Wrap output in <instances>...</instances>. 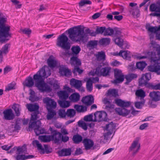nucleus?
Wrapping results in <instances>:
<instances>
[{"label": "nucleus", "mask_w": 160, "mask_h": 160, "mask_svg": "<svg viewBox=\"0 0 160 160\" xmlns=\"http://www.w3.org/2000/svg\"><path fill=\"white\" fill-rule=\"evenodd\" d=\"M68 31L69 38L72 41L76 42L81 41L84 42L87 41V39L85 38L88 36V34H90L91 30L88 28L85 30L84 32V28L79 25L70 28Z\"/></svg>", "instance_id": "1"}, {"label": "nucleus", "mask_w": 160, "mask_h": 160, "mask_svg": "<svg viewBox=\"0 0 160 160\" xmlns=\"http://www.w3.org/2000/svg\"><path fill=\"white\" fill-rule=\"evenodd\" d=\"M113 103H115L118 106L122 108H117L115 109V110L119 115L123 117L126 116L128 115L130 112L131 110H132L131 113L134 116L138 114V112L140 111L135 110L132 106L130 110H128L125 108H128L130 106L131 102L130 101H125L120 99L117 98L115 99Z\"/></svg>", "instance_id": "2"}, {"label": "nucleus", "mask_w": 160, "mask_h": 160, "mask_svg": "<svg viewBox=\"0 0 160 160\" xmlns=\"http://www.w3.org/2000/svg\"><path fill=\"white\" fill-rule=\"evenodd\" d=\"M47 67L46 65L44 66L33 77V80L35 82V86L41 92H43L46 90V83L43 80L42 78L47 77L45 70V68Z\"/></svg>", "instance_id": "3"}, {"label": "nucleus", "mask_w": 160, "mask_h": 160, "mask_svg": "<svg viewBox=\"0 0 160 160\" xmlns=\"http://www.w3.org/2000/svg\"><path fill=\"white\" fill-rule=\"evenodd\" d=\"M6 19V18L3 17L0 18V42L2 43L9 40V39L2 38V37H11V34L9 33L10 27L9 26H6L5 25Z\"/></svg>", "instance_id": "4"}, {"label": "nucleus", "mask_w": 160, "mask_h": 160, "mask_svg": "<svg viewBox=\"0 0 160 160\" xmlns=\"http://www.w3.org/2000/svg\"><path fill=\"white\" fill-rule=\"evenodd\" d=\"M150 50L151 51V59L153 62H157L160 59V45L155 41H151L148 44Z\"/></svg>", "instance_id": "5"}, {"label": "nucleus", "mask_w": 160, "mask_h": 160, "mask_svg": "<svg viewBox=\"0 0 160 160\" xmlns=\"http://www.w3.org/2000/svg\"><path fill=\"white\" fill-rule=\"evenodd\" d=\"M43 101L44 103H46L47 108L48 111L47 118L48 120H50L56 114V111L53 110L57 107L56 102L53 99L48 97L44 98Z\"/></svg>", "instance_id": "6"}, {"label": "nucleus", "mask_w": 160, "mask_h": 160, "mask_svg": "<svg viewBox=\"0 0 160 160\" xmlns=\"http://www.w3.org/2000/svg\"><path fill=\"white\" fill-rule=\"evenodd\" d=\"M68 40V37L63 33L58 38L57 45L63 49L68 50L70 49V45Z\"/></svg>", "instance_id": "7"}, {"label": "nucleus", "mask_w": 160, "mask_h": 160, "mask_svg": "<svg viewBox=\"0 0 160 160\" xmlns=\"http://www.w3.org/2000/svg\"><path fill=\"white\" fill-rule=\"evenodd\" d=\"M49 130L51 131V135L40 136L39 137V139L43 142H48L52 141H53L55 143H57L59 139L55 138V136L57 134L55 131V130H54L52 128L50 127Z\"/></svg>", "instance_id": "8"}, {"label": "nucleus", "mask_w": 160, "mask_h": 160, "mask_svg": "<svg viewBox=\"0 0 160 160\" xmlns=\"http://www.w3.org/2000/svg\"><path fill=\"white\" fill-rule=\"evenodd\" d=\"M41 123L39 120H38L37 122H33L30 124L29 123V127L30 128H34V131L36 136H38L40 134L43 133L49 134L46 131L44 128L40 127Z\"/></svg>", "instance_id": "9"}, {"label": "nucleus", "mask_w": 160, "mask_h": 160, "mask_svg": "<svg viewBox=\"0 0 160 160\" xmlns=\"http://www.w3.org/2000/svg\"><path fill=\"white\" fill-rule=\"evenodd\" d=\"M70 62L71 65L75 64L76 65V66L75 67L74 69L72 71L74 75L76 74V72H78L79 74L82 73L83 70L80 69L79 67L81 65V61L77 57L72 56L70 58Z\"/></svg>", "instance_id": "10"}, {"label": "nucleus", "mask_w": 160, "mask_h": 160, "mask_svg": "<svg viewBox=\"0 0 160 160\" xmlns=\"http://www.w3.org/2000/svg\"><path fill=\"white\" fill-rule=\"evenodd\" d=\"M151 74L150 72H148L145 74H143L141 78L139 79V85L141 86H145L147 87L148 84L150 83H148V82L151 79Z\"/></svg>", "instance_id": "11"}, {"label": "nucleus", "mask_w": 160, "mask_h": 160, "mask_svg": "<svg viewBox=\"0 0 160 160\" xmlns=\"http://www.w3.org/2000/svg\"><path fill=\"white\" fill-rule=\"evenodd\" d=\"M110 69V68L108 67L104 68L98 67L96 68L95 73L98 76L105 77L109 75Z\"/></svg>", "instance_id": "12"}, {"label": "nucleus", "mask_w": 160, "mask_h": 160, "mask_svg": "<svg viewBox=\"0 0 160 160\" xmlns=\"http://www.w3.org/2000/svg\"><path fill=\"white\" fill-rule=\"evenodd\" d=\"M95 118L98 116V122L102 121H107L108 119L107 117V114L104 111H97L94 113Z\"/></svg>", "instance_id": "13"}, {"label": "nucleus", "mask_w": 160, "mask_h": 160, "mask_svg": "<svg viewBox=\"0 0 160 160\" xmlns=\"http://www.w3.org/2000/svg\"><path fill=\"white\" fill-rule=\"evenodd\" d=\"M149 71L153 72L158 75H160V65L159 63H155L148 66Z\"/></svg>", "instance_id": "14"}, {"label": "nucleus", "mask_w": 160, "mask_h": 160, "mask_svg": "<svg viewBox=\"0 0 160 160\" xmlns=\"http://www.w3.org/2000/svg\"><path fill=\"white\" fill-rule=\"evenodd\" d=\"M81 101L86 106H89L94 102V98L92 95H90L83 97Z\"/></svg>", "instance_id": "15"}, {"label": "nucleus", "mask_w": 160, "mask_h": 160, "mask_svg": "<svg viewBox=\"0 0 160 160\" xmlns=\"http://www.w3.org/2000/svg\"><path fill=\"white\" fill-rule=\"evenodd\" d=\"M5 119L8 120H12L14 117L15 115L12 110L11 109H6L3 112Z\"/></svg>", "instance_id": "16"}, {"label": "nucleus", "mask_w": 160, "mask_h": 160, "mask_svg": "<svg viewBox=\"0 0 160 160\" xmlns=\"http://www.w3.org/2000/svg\"><path fill=\"white\" fill-rule=\"evenodd\" d=\"M82 142L86 150L90 149L94 145V142L93 140L87 138H84Z\"/></svg>", "instance_id": "17"}, {"label": "nucleus", "mask_w": 160, "mask_h": 160, "mask_svg": "<svg viewBox=\"0 0 160 160\" xmlns=\"http://www.w3.org/2000/svg\"><path fill=\"white\" fill-rule=\"evenodd\" d=\"M55 131L57 133V135L55 136V138L57 139H58V141L57 142V143H60V141L61 140V141L64 142H67L68 141L69 138L67 136H63L62 134L59 132H58L57 130H55Z\"/></svg>", "instance_id": "18"}, {"label": "nucleus", "mask_w": 160, "mask_h": 160, "mask_svg": "<svg viewBox=\"0 0 160 160\" xmlns=\"http://www.w3.org/2000/svg\"><path fill=\"white\" fill-rule=\"evenodd\" d=\"M149 96L152 100L155 102L160 100V92L153 91L150 92Z\"/></svg>", "instance_id": "19"}, {"label": "nucleus", "mask_w": 160, "mask_h": 160, "mask_svg": "<svg viewBox=\"0 0 160 160\" xmlns=\"http://www.w3.org/2000/svg\"><path fill=\"white\" fill-rule=\"evenodd\" d=\"M72 153V149L71 148H63L58 152L59 156L60 157L70 156Z\"/></svg>", "instance_id": "20"}, {"label": "nucleus", "mask_w": 160, "mask_h": 160, "mask_svg": "<svg viewBox=\"0 0 160 160\" xmlns=\"http://www.w3.org/2000/svg\"><path fill=\"white\" fill-rule=\"evenodd\" d=\"M128 11L134 18H137L140 16V10L138 6L135 7L133 8H129Z\"/></svg>", "instance_id": "21"}, {"label": "nucleus", "mask_w": 160, "mask_h": 160, "mask_svg": "<svg viewBox=\"0 0 160 160\" xmlns=\"http://www.w3.org/2000/svg\"><path fill=\"white\" fill-rule=\"evenodd\" d=\"M23 84L24 86L31 88L34 84V82L32 77L29 76L23 82Z\"/></svg>", "instance_id": "22"}, {"label": "nucleus", "mask_w": 160, "mask_h": 160, "mask_svg": "<svg viewBox=\"0 0 160 160\" xmlns=\"http://www.w3.org/2000/svg\"><path fill=\"white\" fill-rule=\"evenodd\" d=\"M26 106L28 111L31 112L39 111V106L37 103L27 104Z\"/></svg>", "instance_id": "23"}, {"label": "nucleus", "mask_w": 160, "mask_h": 160, "mask_svg": "<svg viewBox=\"0 0 160 160\" xmlns=\"http://www.w3.org/2000/svg\"><path fill=\"white\" fill-rule=\"evenodd\" d=\"M137 75L135 74L131 73L125 76V78L126 80V82L124 83L125 85H128L133 79L137 78Z\"/></svg>", "instance_id": "24"}, {"label": "nucleus", "mask_w": 160, "mask_h": 160, "mask_svg": "<svg viewBox=\"0 0 160 160\" xmlns=\"http://www.w3.org/2000/svg\"><path fill=\"white\" fill-rule=\"evenodd\" d=\"M106 94L107 96L116 98L118 96V91L115 89H110L107 92Z\"/></svg>", "instance_id": "25"}, {"label": "nucleus", "mask_w": 160, "mask_h": 160, "mask_svg": "<svg viewBox=\"0 0 160 160\" xmlns=\"http://www.w3.org/2000/svg\"><path fill=\"white\" fill-rule=\"evenodd\" d=\"M53 57L52 56H51L49 57L47 61L48 66L51 68L55 67L57 64V61L53 59Z\"/></svg>", "instance_id": "26"}, {"label": "nucleus", "mask_w": 160, "mask_h": 160, "mask_svg": "<svg viewBox=\"0 0 160 160\" xmlns=\"http://www.w3.org/2000/svg\"><path fill=\"white\" fill-rule=\"evenodd\" d=\"M59 73L62 76H68L71 75L70 71L68 68H64L59 69Z\"/></svg>", "instance_id": "27"}, {"label": "nucleus", "mask_w": 160, "mask_h": 160, "mask_svg": "<svg viewBox=\"0 0 160 160\" xmlns=\"http://www.w3.org/2000/svg\"><path fill=\"white\" fill-rule=\"evenodd\" d=\"M58 95L61 99L66 100L68 97V93L65 90H61L58 92Z\"/></svg>", "instance_id": "28"}, {"label": "nucleus", "mask_w": 160, "mask_h": 160, "mask_svg": "<svg viewBox=\"0 0 160 160\" xmlns=\"http://www.w3.org/2000/svg\"><path fill=\"white\" fill-rule=\"evenodd\" d=\"M103 102L105 104H108V105H106L105 106V108L108 110H109V109H113L114 107V105L111 104L108 99L107 98H105L103 100Z\"/></svg>", "instance_id": "29"}, {"label": "nucleus", "mask_w": 160, "mask_h": 160, "mask_svg": "<svg viewBox=\"0 0 160 160\" xmlns=\"http://www.w3.org/2000/svg\"><path fill=\"white\" fill-rule=\"evenodd\" d=\"M12 108L14 110L16 116H19L21 110L20 105L18 104L14 103L12 106Z\"/></svg>", "instance_id": "30"}, {"label": "nucleus", "mask_w": 160, "mask_h": 160, "mask_svg": "<svg viewBox=\"0 0 160 160\" xmlns=\"http://www.w3.org/2000/svg\"><path fill=\"white\" fill-rule=\"evenodd\" d=\"M82 137L81 135L77 134L73 136L72 139L74 143L78 144L82 141Z\"/></svg>", "instance_id": "31"}, {"label": "nucleus", "mask_w": 160, "mask_h": 160, "mask_svg": "<svg viewBox=\"0 0 160 160\" xmlns=\"http://www.w3.org/2000/svg\"><path fill=\"white\" fill-rule=\"evenodd\" d=\"M74 108L76 110L79 112H84L87 111V107L83 105H80L76 104L74 106Z\"/></svg>", "instance_id": "32"}, {"label": "nucleus", "mask_w": 160, "mask_h": 160, "mask_svg": "<svg viewBox=\"0 0 160 160\" xmlns=\"http://www.w3.org/2000/svg\"><path fill=\"white\" fill-rule=\"evenodd\" d=\"M135 94L137 97L140 98L141 100L144 99V98L146 96L145 92L142 89L137 90Z\"/></svg>", "instance_id": "33"}, {"label": "nucleus", "mask_w": 160, "mask_h": 160, "mask_svg": "<svg viewBox=\"0 0 160 160\" xmlns=\"http://www.w3.org/2000/svg\"><path fill=\"white\" fill-rule=\"evenodd\" d=\"M58 102L59 106L62 108H68L70 105V102L66 100H59L58 101Z\"/></svg>", "instance_id": "34"}, {"label": "nucleus", "mask_w": 160, "mask_h": 160, "mask_svg": "<svg viewBox=\"0 0 160 160\" xmlns=\"http://www.w3.org/2000/svg\"><path fill=\"white\" fill-rule=\"evenodd\" d=\"M149 10L152 12H160V7L155 3H152L150 6Z\"/></svg>", "instance_id": "35"}, {"label": "nucleus", "mask_w": 160, "mask_h": 160, "mask_svg": "<svg viewBox=\"0 0 160 160\" xmlns=\"http://www.w3.org/2000/svg\"><path fill=\"white\" fill-rule=\"evenodd\" d=\"M80 95L77 93H74L72 94L69 97V99L71 101L75 102L78 101L80 99Z\"/></svg>", "instance_id": "36"}, {"label": "nucleus", "mask_w": 160, "mask_h": 160, "mask_svg": "<svg viewBox=\"0 0 160 160\" xmlns=\"http://www.w3.org/2000/svg\"><path fill=\"white\" fill-rule=\"evenodd\" d=\"M17 154H20L23 153H25V152L27 151V148L26 145L25 144H24L22 146H18L17 147Z\"/></svg>", "instance_id": "37"}, {"label": "nucleus", "mask_w": 160, "mask_h": 160, "mask_svg": "<svg viewBox=\"0 0 160 160\" xmlns=\"http://www.w3.org/2000/svg\"><path fill=\"white\" fill-rule=\"evenodd\" d=\"M96 57L98 60L100 61L102 60H104L105 59L106 55L104 52L101 51L98 52V54L96 55Z\"/></svg>", "instance_id": "38"}, {"label": "nucleus", "mask_w": 160, "mask_h": 160, "mask_svg": "<svg viewBox=\"0 0 160 160\" xmlns=\"http://www.w3.org/2000/svg\"><path fill=\"white\" fill-rule=\"evenodd\" d=\"M72 54V56H76L81 51V48L79 46H73L71 48Z\"/></svg>", "instance_id": "39"}, {"label": "nucleus", "mask_w": 160, "mask_h": 160, "mask_svg": "<svg viewBox=\"0 0 160 160\" xmlns=\"http://www.w3.org/2000/svg\"><path fill=\"white\" fill-rule=\"evenodd\" d=\"M110 42V39L108 38H103L99 40L98 43L101 45H108Z\"/></svg>", "instance_id": "40"}, {"label": "nucleus", "mask_w": 160, "mask_h": 160, "mask_svg": "<svg viewBox=\"0 0 160 160\" xmlns=\"http://www.w3.org/2000/svg\"><path fill=\"white\" fill-rule=\"evenodd\" d=\"M92 84V81L91 78H89L87 82L86 88L87 90L89 92H91L93 89Z\"/></svg>", "instance_id": "41"}, {"label": "nucleus", "mask_w": 160, "mask_h": 160, "mask_svg": "<svg viewBox=\"0 0 160 160\" xmlns=\"http://www.w3.org/2000/svg\"><path fill=\"white\" fill-rule=\"evenodd\" d=\"M115 78V79L114 80L113 82L115 84L119 83L123 81L124 79V76L122 73L118 76L117 77H116Z\"/></svg>", "instance_id": "42"}, {"label": "nucleus", "mask_w": 160, "mask_h": 160, "mask_svg": "<svg viewBox=\"0 0 160 160\" xmlns=\"http://www.w3.org/2000/svg\"><path fill=\"white\" fill-rule=\"evenodd\" d=\"M93 116L92 114H90L88 115L85 116L84 118V120L86 122L88 121H92L93 122H96L97 121V120L96 118L94 117V119H93Z\"/></svg>", "instance_id": "43"}, {"label": "nucleus", "mask_w": 160, "mask_h": 160, "mask_svg": "<svg viewBox=\"0 0 160 160\" xmlns=\"http://www.w3.org/2000/svg\"><path fill=\"white\" fill-rule=\"evenodd\" d=\"M21 123V119L20 118L18 119L16 121L15 124L14 126V131H17L20 130L21 129L20 125Z\"/></svg>", "instance_id": "44"}, {"label": "nucleus", "mask_w": 160, "mask_h": 160, "mask_svg": "<svg viewBox=\"0 0 160 160\" xmlns=\"http://www.w3.org/2000/svg\"><path fill=\"white\" fill-rule=\"evenodd\" d=\"M147 63L144 61L137 62L136 64L137 68L142 70L144 69Z\"/></svg>", "instance_id": "45"}, {"label": "nucleus", "mask_w": 160, "mask_h": 160, "mask_svg": "<svg viewBox=\"0 0 160 160\" xmlns=\"http://www.w3.org/2000/svg\"><path fill=\"white\" fill-rule=\"evenodd\" d=\"M145 101L144 99H143L141 101L136 102L134 103V106L137 109H141L144 106Z\"/></svg>", "instance_id": "46"}, {"label": "nucleus", "mask_w": 160, "mask_h": 160, "mask_svg": "<svg viewBox=\"0 0 160 160\" xmlns=\"http://www.w3.org/2000/svg\"><path fill=\"white\" fill-rule=\"evenodd\" d=\"M122 52V55L121 57H122L124 59L127 60H129L131 58V57L128 52H129L128 51L121 50Z\"/></svg>", "instance_id": "47"}, {"label": "nucleus", "mask_w": 160, "mask_h": 160, "mask_svg": "<svg viewBox=\"0 0 160 160\" xmlns=\"http://www.w3.org/2000/svg\"><path fill=\"white\" fill-rule=\"evenodd\" d=\"M115 44L120 47H122L123 44V40L120 37H117L114 40Z\"/></svg>", "instance_id": "48"}, {"label": "nucleus", "mask_w": 160, "mask_h": 160, "mask_svg": "<svg viewBox=\"0 0 160 160\" xmlns=\"http://www.w3.org/2000/svg\"><path fill=\"white\" fill-rule=\"evenodd\" d=\"M153 90H160V83L157 84H153L152 83L148 84V86L147 87Z\"/></svg>", "instance_id": "49"}, {"label": "nucleus", "mask_w": 160, "mask_h": 160, "mask_svg": "<svg viewBox=\"0 0 160 160\" xmlns=\"http://www.w3.org/2000/svg\"><path fill=\"white\" fill-rule=\"evenodd\" d=\"M68 117L72 118L76 114L75 111L73 109H68L66 112Z\"/></svg>", "instance_id": "50"}, {"label": "nucleus", "mask_w": 160, "mask_h": 160, "mask_svg": "<svg viewBox=\"0 0 160 160\" xmlns=\"http://www.w3.org/2000/svg\"><path fill=\"white\" fill-rule=\"evenodd\" d=\"M110 128V130L112 131H113L116 128L115 124L113 122H111L109 124H107L106 125L105 129L107 131Z\"/></svg>", "instance_id": "51"}, {"label": "nucleus", "mask_w": 160, "mask_h": 160, "mask_svg": "<svg viewBox=\"0 0 160 160\" xmlns=\"http://www.w3.org/2000/svg\"><path fill=\"white\" fill-rule=\"evenodd\" d=\"M96 30L98 34H102L104 32V35L105 36L106 27H97Z\"/></svg>", "instance_id": "52"}, {"label": "nucleus", "mask_w": 160, "mask_h": 160, "mask_svg": "<svg viewBox=\"0 0 160 160\" xmlns=\"http://www.w3.org/2000/svg\"><path fill=\"white\" fill-rule=\"evenodd\" d=\"M16 84V83L15 82H12L8 84V87L6 88L5 91H9L11 90L15 89V85Z\"/></svg>", "instance_id": "53"}, {"label": "nucleus", "mask_w": 160, "mask_h": 160, "mask_svg": "<svg viewBox=\"0 0 160 160\" xmlns=\"http://www.w3.org/2000/svg\"><path fill=\"white\" fill-rule=\"evenodd\" d=\"M92 2L89 0H82L79 3V7H82L85 4H91Z\"/></svg>", "instance_id": "54"}, {"label": "nucleus", "mask_w": 160, "mask_h": 160, "mask_svg": "<svg viewBox=\"0 0 160 160\" xmlns=\"http://www.w3.org/2000/svg\"><path fill=\"white\" fill-rule=\"evenodd\" d=\"M78 126L81 127L84 130H86L87 129V125L86 123L82 121H79L78 122Z\"/></svg>", "instance_id": "55"}, {"label": "nucleus", "mask_w": 160, "mask_h": 160, "mask_svg": "<svg viewBox=\"0 0 160 160\" xmlns=\"http://www.w3.org/2000/svg\"><path fill=\"white\" fill-rule=\"evenodd\" d=\"M114 33V28L113 29L109 27L107 28H106L105 36H111Z\"/></svg>", "instance_id": "56"}, {"label": "nucleus", "mask_w": 160, "mask_h": 160, "mask_svg": "<svg viewBox=\"0 0 160 160\" xmlns=\"http://www.w3.org/2000/svg\"><path fill=\"white\" fill-rule=\"evenodd\" d=\"M32 144L34 145L35 144L36 145L38 150H40L43 151H44V148H42L41 144L39 143V142L38 140H35L33 141Z\"/></svg>", "instance_id": "57"}, {"label": "nucleus", "mask_w": 160, "mask_h": 160, "mask_svg": "<svg viewBox=\"0 0 160 160\" xmlns=\"http://www.w3.org/2000/svg\"><path fill=\"white\" fill-rule=\"evenodd\" d=\"M39 113V111L34 112L32 114L31 118V120L33 122H37L36 120L37 119L38 115Z\"/></svg>", "instance_id": "58"}, {"label": "nucleus", "mask_w": 160, "mask_h": 160, "mask_svg": "<svg viewBox=\"0 0 160 160\" xmlns=\"http://www.w3.org/2000/svg\"><path fill=\"white\" fill-rule=\"evenodd\" d=\"M146 28L148 29V30L151 32H156L157 31H158L157 27H151L149 26L148 27L146 26Z\"/></svg>", "instance_id": "59"}, {"label": "nucleus", "mask_w": 160, "mask_h": 160, "mask_svg": "<svg viewBox=\"0 0 160 160\" xmlns=\"http://www.w3.org/2000/svg\"><path fill=\"white\" fill-rule=\"evenodd\" d=\"M98 42L97 40H91L88 42V45L89 47L93 48L97 45Z\"/></svg>", "instance_id": "60"}, {"label": "nucleus", "mask_w": 160, "mask_h": 160, "mask_svg": "<svg viewBox=\"0 0 160 160\" xmlns=\"http://www.w3.org/2000/svg\"><path fill=\"white\" fill-rule=\"evenodd\" d=\"M58 115L61 118H65L67 115L65 109H60L58 111Z\"/></svg>", "instance_id": "61"}, {"label": "nucleus", "mask_w": 160, "mask_h": 160, "mask_svg": "<svg viewBox=\"0 0 160 160\" xmlns=\"http://www.w3.org/2000/svg\"><path fill=\"white\" fill-rule=\"evenodd\" d=\"M11 1L16 5L15 8L16 9L20 8H21L22 4H18L19 1L17 0H11Z\"/></svg>", "instance_id": "62"}, {"label": "nucleus", "mask_w": 160, "mask_h": 160, "mask_svg": "<svg viewBox=\"0 0 160 160\" xmlns=\"http://www.w3.org/2000/svg\"><path fill=\"white\" fill-rule=\"evenodd\" d=\"M114 36L116 37H119L121 34V31L117 27L114 28Z\"/></svg>", "instance_id": "63"}, {"label": "nucleus", "mask_w": 160, "mask_h": 160, "mask_svg": "<svg viewBox=\"0 0 160 160\" xmlns=\"http://www.w3.org/2000/svg\"><path fill=\"white\" fill-rule=\"evenodd\" d=\"M8 44H5L2 48V50L0 51L2 53L6 54L8 52Z\"/></svg>", "instance_id": "64"}]
</instances>
